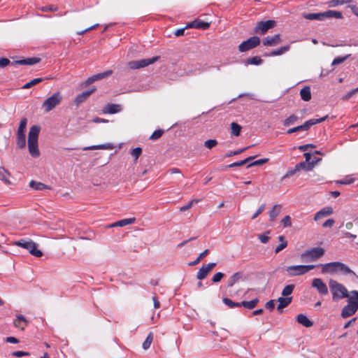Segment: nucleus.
Returning a JSON list of instances; mask_svg holds the SVG:
<instances>
[{
	"mask_svg": "<svg viewBox=\"0 0 358 358\" xmlns=\"http://www.w3.org/2000/svg\"><path fill=\"white\" fill-rule=\"evenodd\" d=\"M294 287L295 285L293 284L286 285L282 291V295L288 297L287 296L293 292Z\"/></svg>",
	"mask_w": 358,
	"mask_h": 358,
	"instance_id": "nucleus-48",
	"label": "nucleus"
},
{
	"mask_svg": "<svg viewBox=\"0 0 358 358\" xmlns=\"http://www.w3.org/2000/svg\"><path fill=\"white\" fill-rule=\"evenodd\" d=\"M9 176L10 173L3 167H0V180L3 181L6 184H10V182L8 180Z\"/></svg>",
	"mask_w": 358,
	"mask_h": 358,
	"instance_id": "nucleus-39",
	"label": "nucleus"
},
{
	"mask_svg": "<svg viewBox=\"0 0 358 358\" xmlns=\"http://www.w3.org/2000/svg\"><path fill=\"white\" fill-rule=\"evenodd\" d=\"M29 187H31L32 189L39 191L52 189L50 186H48L40 182H36L35 180H31V182H29Z\"/></svg>",
	"mask_w": 358,
	"mask_h": 358,
	"instance_id": "nucleus-31",
	"label": "nucleus"
},
{
	"mask_svg": "<svg viewBox=\"0 0 358 358\" xmlns=\"http://www.w3.org/2000/svg\"><path fill=\"white\" fill-rule=\"evenodd\" d=\"M199 201V199H193V200H192L191 201H189L187 205L182 206V207L180 208V210L181 212L186 211V210H187L190 209V208L192 207V206H193V204H194V203H198Z\"/></svg>",
	"mask_w": 358,
	"mask_h": 358,
	"instance_id": "nucleus-56",
	"label": "nucleus"
},
{
	"mask_svg": "<svg viewBox=\"0 0 358 358\" xmlns=\"http://www.w3.org/2000/svg\"><path fill=\"white\" fill-rule=\"evenodd\" d=\"M263 63V60L259 56H255L252 57H248L245 60V64H253V65H260Z\"/></svg>",
	"mask_w": 358,
	"mask_h": 358,
	"instance_id": "nucleus-38",
	"label": "nucleus"
},
{
	"mask_svg": "<svg viewBox=\"0 0 358 358\" xmlns=\"http://www.w3.org/2000/svg\"><path fill=\"white\" fill-rule=\"evenodd\" d=\"M298 119H299V117L296 115H291L289 117H288L285 120H283V125L285 127H289V126L294 124V123L296 121H297Z\"/></svg>",
	"mask_w": 358,
	"mask_h": 358,
	"instance_id": "nucleus-43",
	"label": "nucleus"
},
{
	"mask_svg": "<svg viewBox=\"0 0 358 358\" xmlns=\"http://www.w3.org/2000/svg\"><path fill=\"white\" fill-rule=\"evenodd\" d=\"M152 341L153 334L152 332H150L147 338H145V341L143 343V348L144 350H148L150 348Z\"/></svg>",
	"mask_w": 358,
	"mask_h": 358,
	"instance_id": "nucleus-49",
	"label": "nucleus"
},
{
	"mask_svg": "<svg viewBox=\"0 0 358 358\" xmlns=\"http://www.w3.org/2000/svg\"><path fill=\"white\" fill-rule=\"evenodd\" d=\"M163 134H164V130L157 129L152 134V135L150 137V139L152 140V141L157 140L159 138H161V136L163 135Z\"/></svg>",
	"mask_w": 358,
	"mask_h": 358,
	"instance_id": "nucleus-54",
	"label": "nucleus"
},
{
	"mask_svg": "<svg viewBox=\"0 0 358 358\" xmlns=\"http://www.w3.org/2000/svg\"><path fill=\"white\" fill-rule=\"evenodd\" d=\"M312 287L315 288L320 295L325 296L329 294L327 285L320 278H314L312 281Z\"/></svg>",
	"mask_w": 358,
	"mask_h": 358,
	"instance_id": "nucleus-12",
	"label": "nucleus"
},
{
	"mask_svg": "<svg viewBox=\"0 0 358 358\" xmlns=\"http://www.w3.org/2000/svg\"><path fill=\"white\" fill-rule=\"evenodd\" d=\"M357 92H358V87L352 90H351L350 92H348L346 94H345L343 97H342V100L343 101H347L348 100L351 96H352L354 94H355Z\"/></svg>",
	"mask_w": 358,
	"mask_h": 358,
	"instance_id": "nucleus-60",
	"label": "nucleus"
},
{
	"mask_svg": "<svg viewBox=\"0 0 358 358\" xmlns=\"http://www.w3.org/2000/svg\"><path fill=\"white\" fill-rule=\"evenodd\" d=\"M222 301L223 303L227 306H229L230 308L241 307L240 302H234L227 297L223 298Z\"/></svg>",
	"mask_w": 358,
	"mask_h": 358,
	"instance_id": "nucleus-45",
	"label": "nucleus"
},
{
	"mask_svg": "<svg viewBox=\"0 0 358 358\" xmlns=\"http://www.w3.org/2000/svg\"><path fill=\"white\" fill-rule=\"evenodd\" d=\"M326 17H334L336 19H343V13L340 11L328 10L324 12V19Z\"/></svg>",
	"mask_w": 358,
	"mask_h": 358,
	"instance_id": "nucleus-34",
	"label": "nucleus"
},
{
	"mask_svg": "<svg viewBox=\"0 0 358 358\" xmlns=\"http://www.w3.org/2000/svg\"><path fill=\"white\" fill-rule=\"evenodd\" d=\"M352 0H331L329 2L330 7H335L338 5H342L343 3L351 2Z\"/></svg>",
	"mask_w": 358,
	"mask_h": 358,
	"instance_id": "nucleus-53",
	"label": "nucleus"
},
{
	"mask_svg": "<svg viewBox=\"0 0 358 358\" xmlns=\"http://www.w3.org/2000/svg\"><path fill=\"white\" fill-rule=\"evenodd\" d=\"M317 267H321V272L323 274H336L337 273V267H336V262H332L327 264H319L317 265Z\"/></svg>",
	"mask_w": 358,
	"mask_h": 358,
	"instance_id": "nucleus-16",
	"label": "nucleus"
},
{
	"mask_svg": "<svg viewBox=\"0 0 358 358\" xmlns=\"http://www.w3.org/2000/svg\"><path fill=\"white\" fill-rule=\"evenodd\" d=\"M62 100V95L59 92H57L43 101L42 108L44 109L45 112H50L58 106L61 103Z\"/></svg>",
	"mask_w": 358,
	"mask_h": 358,
	"instance_id": "nucleus-7",
	"label": "nucleus"
},
{
	"mask_svg": "<svg viewBox=\"0 0 358 358\" xmlns=\"http://www.w3.org/2000/svg\"><path fill=\"white\" fill-rule=\"evenodd\" d=\"M217 145V141L215 139H209L204 142V146L208 149H212Z\"/></svg>",
	"mask_w": 358,
	"mask_h": 358,
	"instance_id": "nucleus-57",
	"label": "nucleus"
},
{
	"mask_svg": "<svg viewBox=\"0 0 358 358\" xmlns=\"http://www.w3.org/2000/svg\"><path fill=\"white\" fill-rule=\"evenodd\" d=\"M330 292L332 294V300L338 301L340 299L349 297V293L347 288L341 283L335 280H329Z\"/></svg>",
	"mask_w": 358,
	"mask_h": 358,
	"instance_id": "nucleus-3",
	"label": "nucleus"
},
{
	"mask_svg": "<svg viewBox=\"0 0 358 358\" xmlns=\"http://www.w3.org/2000/svg\"><path fill=\"white\" fill-rule=\"evenodd\" d=\"M350 55H347L343 57H337L333 60L331 65L332 66L338 65V64L344 62L347 59H348L350 57Z\"/></svg>",
	"mask_w": 358,
	"mask_h": 358,
	"instance_id": "nucleus-51",
	"label": "nucleus"
},
{
	"mask_svg": "<svg viewBox=\"0 0 358 358\" xmlns=\"http://www.w3.org/2000/svg\"><path fill=\"white\" fill-rule=\"evenodd\" d=\"M303 156L305 157V161L301 162L299 164H297L294 169L288 171L282 178V180L284 179L291 177L297 172H299L301 170H304L306 171H311L314 166L322 160V158L313 157V159L310 161L311 159V153L310 152H305L303 154Z\"/></svg>",
	"mask_w": 358,
	"mask_h": 358,
	"instance_id": "nucleus-1",
	"label": "nucleus"
},
{
	"mask_svg": "<svg viewBox=\"0 0 358 358\" xmlns=\"http://www.w3.org/2000/svg\"><path fill=\"white\" fill-rule=\"evenodd\" d=\"M281 42L280 34H276L273 36H267L262 41V43L265 46H275Z\"/></svg>",
	"mask_w": 358,
	"mask_h": 358,
	"instance_id": "nucleus-19",
	"label": "nucleus"
},
{
	"mask_svg": "<svg viewBox=\"0 0 358 358\" xmlns=\"http://www.w3.org/2000/svg\"><path fill=\"white\" fill-rule=\"evenodd\" d=\"M303 17L309 20H324V12L317 13H303Z\"/></svg>",
	"mask_w": 358,
	"mask_h": 358,
	"instance_id": "nucleus-28",
	"label": "nucleus"
},
{
	"mask_svg": "<svg viewBox=\"0 0 358 358\" xmlns=\"http://www.w3.org/2000/svg\"><path fill=\"white\" fill-rule=\"evenodd\" d=\"M259 300L258 298H255L251 301H242L240 302L241 307L243 306L245 308L252 310L255 308L258 304Z\"/></svg>",
	"mask_w": 358,
	"mask_h": 358,
	"instance_id": "nucleus-30",
	"label": "nucleus"
},
{
	"mask_svg": "<svg viewBox=\"0 0 358 358\" xmlns=\"http://www.w3.org/2000/svg\"><path fill=\"white\" fill-rule=\"evenodd\" d=\"M131 154L133 157H134L135 159L134 161L136 162L138 157L142 154V149L140 147L135 148L131 150Z\"/></svg>",
	"mask_w": 358,
	"mask_h": 358,
	"instance_id": "nucleus-55",
	"label": "nucleus"
},
{
	"mask_svg": "<svg viewBox=\"0 0 358 358\" xmlns=\"http://www.w3.org/2000/svg\"><path fill=\"white\" fill-rule=\"evenodd\" d=\"M15 245L27 250L34 257H41L43 256V252L37 249L38 245L31 240L20 239L16 241Z\"/></svg>",
	"mask_w": 358,
	"mask_h": 358,
	"instance_id": "nucleus-5",
	"label": "nucleus"
},
{
	"mask_svg": "<svg viewBox=\"0 0 358 358\" xmlns=\"http://www.w3.org/2000/svg\"><path fill=\"white\" fill-rule=\"evenodd\" d=\"M255 157H256V156L248 157L243 160H241L238 162H234L231 164H229V165L226 166V168H234V167H236V166H243V165L249 163L250 162L252 161Z\"/></svg>",
	"mask_w": 358,
	"mask_h": 358,
	"instance_id": "nucleus-33",
	"label": "nucleus"
},
{
	"mask_svg": "<svg viewBox=\"0 0 358 358\" xmlns=\"http://www.w3.org/2000/svg\"><path fill=\"white\" fill-rule=\"evenodd\" d=\"M115 146L112 143H105L96 145H92L89 147H86L83 148V150H113Z\"/></svg>",
	"mask_w": 358,
	"mask_h": 358,
	"instance_id": "nucleus-29",
	"label": "nucleus"
},
{
	"mask_svg": "<svg viewBox=\"0 0 358 358\" xmlns=\"http://www.w3.org/2000/svg\"><path fill=\"white\" fill-rule=\"evenodd\" d=\"M309 130L306 122H305L303 124L289 129L287 131V134H290L292 133L301 131H308Z\"/></svg>",
	"mask_w": 358,
	"mask_h": 358,
	"instance_id": "nucleus-37",
	"label": "nucleus"
},
{
	"mask_svg": "<svg viewBox=\"0 0 358 358\" xmlns=\"http://www.w3.org/2000/svg\"><path fill=\"white\" fill-rule=\"evenodd\" d=\"M358 310V308L356 307V305H349L347 304L345 306L341 311V316L343 318H347L348 317H350L353 315L357 310Z\"/></svg>",
	"mask_w": 358,
	"mask_h": 358,
	"instance_id": "nucleus-21",
	"label": "nucleus"
},
{
	"mask_svg": "<svg viewBox=\"0 0 358 358\" xmlns=\"http://www.w3.org/2000/svg\"><path fill=\"white\" fill-rule=\"evenodd\" d=\"M296 321L305 327H311L313 325V322L304 314H299L296 316Z\"/></svg>",
	"mask_w": 358,
	"mask_h": 358,
	"instance_id": "nucleus-24",
	"label": "nucleus"
},
{
	"mask_svg": "<svg viewBox=\"0 0 358 358\" xmlns=\"http://www.w3.org/2000/svg\"><path fill=\"white\" fill-rule=\"evenodd\" d=\"M278 240L281 242L275 249V252L277 254L282 251L287 246V241L285 240V237L283 235L278 236Z\"/></svg>",
	"mask_w": 358,
	"mask_h": 358,
	"instance_id": "nucleus-35",
	"label": "nucleus"
},
{
	"mask_svg": "<svg viewBox=\"0 0 358 358\" xmlns=\"http://www.w3.org/2000/svg\"><path fill=\"white\" fill-rule=\"evenodd\" d=\"M136 219L134 217L132 218H128V219H124L119 220L116 222V224L118 225V227H124L127 224H131L135 222Z\"/></svg>",
	"mask_w": 358,
	"mask_h": 358,
	"instance_id": "nucleus-50",
	"label": "nucleus"
},
{
	"mask_svg": "<svg viewBox=\"0 0 358 358\" xmlns=\"http://www.w3.org/2000/svg\"><path fill=\"white\" fill-rule=\"evenodd\" d=\"M252 146V145H250V146H248V147H245V148H241V149H239V150H237L235 151H231V152H228L227 154H226L225 157H232L234 155H239V154L245 152L246 150L251 148Z\"/></svg>",
	"mask_w": 358,
	"mask_h": 358,
	"instance_id": "nucleus-52",
	"label": "nucleus"
},
{
	"mask_svg": "<svg viewBox=\"0 0 358 358\" xmlns=\"http://www.w3.org/2000/svg\"><path fill=\"white\" fill-rule=\"evenodd\" d=\"M333 213V208L331 207H325L318 211L314 217V220L317 221L325 216L330 215Z\"/></svg>",
	"mask_w": 358,
	"mask_h": 358,
	"instance_id": "nucleus-23",
	"label": "nucleus"
},
{
	"mask_svg": "<svg viewBox=\"0 0 358 358\" xmlns=\"http://www.w3.org/2000/svg\"><path fill=\"white\" fill-rule=\"evenodd\" d=\"M209 27V22H203L199 19H196L186 25V27L195 28L201 30H206L208 29Z\"/></svg>",
	"mask_w": 358,
	"mask_h": 358,
	"instance_id": "nucleus-18",
	"label": "nucleus"
},
{
	"mask_svg": "<svg viewBox=\"0 0 358 358\" xmlns=\"http://www.w3.org/2000/svg\"><path fill=\"white\" fill-rule=\"evenodd\" d=\"M41 59L40 57H33L28 58H23L18 60H14L12 62H10L11 65H28L31 66L40 62Z\"/></svg>",
	"mask_w": 358,
	"mask_h": 358,
	"instance_id": "nucleus-17",
	"label": "nucleus"
},
{
	"mask_svg": "<svg viewBox=\"0 0 358 358\" xmlns=\"http://www.w3.org/2000/svg\"><path fill=\"white\" fill-rule=\"evenodd\" d=\"M261 43V40L259 37L257 36H253L247 40L243 41L238 45V50L241 52H245L250 50H252L256 47H257Z\"/></svg>",
	"mask_w": 358,
	"mask_h": 358,
	"instance_id": "nucleus-10",
	"label": "nucleus"
},
{
	"mask_svg": "<svg viewBox=\"0 0 358 358\" xmlns=\"http://www.w3.org/2000/svg\"><path fill=\"white\" fill-rule=\"evenodd\" d=\"M160 59L159 56L153 57L152 58L142 59L136 61H131L128 63V66L131 69H138L148 66L150 64L158 61Z\"/></svg>",
	"mask_w": 358,
	"mask_h": 358,
	"instance_id": "nucleus-11",
	"label": "nucleus"
},
{
	"mask_svg": "<svg viewBox=\"0 0 358 358\" xmlns=\"http://www.w3.org/2000/svg\"><path fill=\"white\" fill-rule=\"evenodd\" d=\"M19 322H23L24 326H27L28 324L27 319L22 315H17V318L13 322L14 326L15 327H20Z\"/></svg>",
	"mask_w": 358,
	"mask_h": 358,
	"instance_id": "nucleus-47",
	"label": "nucleus"
},
{
	"mask_svg": "<svg viewBox=\"0 0 358 358\" xmlns=\"http://www.w3.org/2000/svg\"><path fill=\"white\" fill-rule=\"evenodd\" d=\"M243 272L238 271L232 275L228 280L227 287H232L236 282L239 281L243 278Z\"/></svg>",
	"mask_w": 358,
	"mask_h": 358,
	"instance_id": "nucleus-27",
	"label": "nucleus"
},
{
	"mask_svg": "<svg viewBox=\"0 0 358 358\" xmlns=\"http://www.w3.org/2000/svg\"><path fill=\"white\" fill-rule=\"evenodd\" d=\"M276 25V22L273 20L257 22L252 30L255 34H265L268 30L273 28Z\"/></svg>",
	"mask_w": 358,
	"mask_h": 358,
	"instance_id": "nucleus-9",
	"label": "nucleus"
},
{
	"mask_svg": "<svg viewBox=\"0 0 358 358\" xmlns=\"http://www.w3.org/2000/svg\"><path fill=\"white\" fill-rule=\"evenodd\" d=\"M10 64V61L6 57L0 58V67L4 68Z\"/></svg>",
	"mask_w": 358,
	"mask_h": 358,
	"instance_id": "nucleus-63",
	"label": "nucleus"
},
{
	"mask_svg": "<svg viewBox=\"0 0 358 358\" xmlns=\"http://www.w3.org/2000/svg\"><path fill=\"white\" fill-rule=\"evenodd\" d=\"M43 80V78H34L31 80H30L29 82L27 83L26 84H24L23 86H22V89H29L31 88V87L40 83L41 82H42Z\"/></svg>",
	"mask_w": 358,
	"mask_h": 358,
	"instance_id": "nucleus-44",
	"label": "nucleus"
},
{
	"mask_svg": "<svg viewBox=\"0 0 358 358\" xmlns=\"http://www.w3.org/2000/svg\"><path fill=\"white\" fill-rule=\"evenodd\" d=\"M268 158H264V159H258V160H256V161H253V162H250L248 165H247V168H250L252 166H261L264 164H266L268 162Z\"/></svg>",
	"mask_w": 358,
	"mask_h": 358,
	"instance_id": "nucleus-46",
	"label": "nucleus"
},
{
	"mask_svg": "<svg viewBox=\"0 0 358 358\" xmlns=\"http://www.w3.org/2000/svg\"><path fill=\"white\" fill-rule=\"evenodd\" d=\"M282 209V206L275 204L273 206L272 209L269 211V220L274 221L275 218L280 215Z\"/></svg>",
	"mask_w": 358,
	"mask_h": 358,
	"instance_id": "nucleus-26",
	"label": "nucleus"
},
{
	"mask_svg": "<svg viewBox=\"0 0 358 358\" xmlns=\"http://www.w3.org/2000/svg\"><path fill=\"white\" fill-rule=\"evenodd\" d=\"M224 273H222V272H217V273H215L213 278H212V282L213 283H217L221 281V280L224 278Z\"/></svg>",
	"mask_w": 358,
	"mask_h": 358,
	"instance_id": "nucleus-59",
	"label": "nucleus"
},
{
	"mask_svg": "<svg viewBox=\"0 0 358 358\" xmlns=\"http://www.w3.org/2000/svg\"><path fill=\"white\" fill-rule=\"evenodd\" d=\"M317 266L313 264L289 266L286 268V271L291 276H296L303 275Z\"/></svg>",
	"mask_w": 358,
	"mask_h": 358,
	"instance_id": "nucleus-8",
	"label": "nucleus"
},
{
	"mask_svg": "<svg viewBox=\"0 0 358 358\" xmlns=\"http://www.w3.org/2000/svg\"><path fill=\"white\" fill-rule=\"evenodd\" d=\"M41 10L43 12H47V11H52V12H55V11H57L58 10V8L57 6H54L52 5H50V6H43L41 8Z\"/></svg>",
	"mask_w": 358,
	"mask_h": 358,
	"instance_id": "nucleus-61",
	"label": "nucleus"
},
{
	"mask_svg": "<svg viewBox=\"0 0 358 358\" xmlns=\"http://www.w3.org/2000/svg\"><path fill=\"white\" fill-rule=\"evenodd\" d=\"M231 134L235 136H238L241 134L242 127L236 122L231 124Z\"/></svg>",
	"mask_w": 358,
	"mask_h": 358,
	"instance_id": "nucleus-42",
	"label": "nucleus"
},
{
	"mask_svg": "<svg viewBox=\"0 0 358 358\" xmlns=\"http://www.w3.org/2000/svg\"><path fill=\"white\" fill-rule=\"evenodd\" d=\"M292 300V297H279L278 302L279 303L277 306L278 311L281 313L282 309L288 306Z\"/></svg>",
	"mask_w": 358,
	"mask_h": 358,
	"instance_id": "nucleus-22",
	"label": "nucleus"
},
{
	"mask_svg": "<svg viewBox=\"0 0 358 358\" xmlns=\"http://www.w3.org/2000/svg\"><path fill=\"white\" fill-rule=\"evenodd\" d=\"M337 273H341L343 275H350L354 277L356 280L358 279V275L346 264L344 263L336 262Z\"/></svg>",
	"mask_w": 358,
	"mask_h": 358,
	"instance_id": "nucleus-13",
	"label": "nucleus"
},
{
	"mask_svg": "<svg viewBox=\"0 0 358 358\" xmlns=\"http://www.w3.org/2000/svg\"><path fill=\"white\" fill-rule=\"evenodd\" d=\"M354 181H355L354 178H350V179H344V180H337L336 183L341 184V185H350V184L353 183Z\"/></svg>",
	"mask_w": 358,
	"mask_h": 358,
	"instance_id": "nucleus-64",
	"label": "nucleus"
},
{
	"mask_svg": "<svg viewBox=\"0 0 358 358\" xmlns=\"http://www.w3.org/2000/svg\"><path fill=\"white\" fill-rule=\"evenodd\" d=\"M40 131L39 125H33L28 134V150L30 155L34 158H37L41 155L38 144Z\"/></svg>",
	"mask_w": 358,
	"mask_h": 358,
	"instance_id": "nucleus-2",
	"label": "nucleus"
},
{
	"mask_svg": "<svg viewBox=\"0 0 358 358\" xmlns=\"http://www.w3.org/2000/svg\"><path fill=\"white\" fill-rule=\"evenodd\" d=\"M27 124V117H22L20 122V124L16 134V145L20 149L26 147V127Z\"/></svg>",
	"mask_w": 358,
	"mask_h": 358,
	"instance_id": "nucleus-6",
	"label": "nucleus"
},
{
	"mask_svg": "<svg viewBox=\"0 0 358 358\" xmlns=\"http://www.w3.org/2000/svg\"><path fill=\"white\" fill-rule=\"evenodd\" d=\"M352 294V296L348 298V304L349 305H356V307L358 308V291L353 290L350 292Z\"/></svg>",
	"mask_w": 358,
	"mask_h": 358,
	"instance_id": "nucleus-36",
	"label": "nucleus"
},
{
	"mask_svg": "<svg viewBox=\"0 0 358 358\" xmlns=\"http://www.w3.org/2000/svg\"><path fill=\"white\" fill-rule=\"evenodd\" d=\"M290 49L289 45H286L285 46H282L278 50H273L269 53H265L263 55V57H273L278 56L284 54L285 52L288 51Z\"/></svg>",
	"mask_w": 358,
	"mask_h": 358,
	"instance_id": "nucleus-25",
	"label": "nucleus"
},
{
	"mask_svg": "<svg viewBox=\"0 0 358 358\" xmlns=\"http://www.w3.org/2000/svg\"><path fill=\"white\" fill-rule=\"evenodd\" d=\"M300 96L301 99L305 101H308L311 99V91L309 86L303 87L300 91Z\"/></svg>",
	"mask_w": 358,
	"mask_h": 358,
	"instance_id": "nucleus-32",
	"label": "nucleus"
},
{
	"mask_svg": "<svg viewBox=\"0 0 358 358\" xmlns=\"http://www.w3.org/2000/svg\"><path fill=\"white\" fill-rule=\"evenodd\" d=\"M112 73H113V71L111 70H108L105 72L95 74L91 77L93 79V82H95L96 80H101V79H103L104 78L109 76L110 75L112 74Z\"/></svg>",
	"mask_w": 358,
	"mask_h": 358,
	"instance_id": "nucleus-40",
	"label": "nucleus"
},
{
	"mask_svg": "<svg viewBox=\"0 0 358 358\" xmlns=\"http://www.w3.org/2000/svg\"><path fill=\"white\" fill-rule=\"evenodd\" d=\"M216 263L215 262H211L206 265H203L199 270L196 278L199 280H202L205 279L208 273L212 271V269L215 267Z\"/></svg>",
	"mask_w": 358,
	"mask_h": 358,
	"instance_id": "nucleus-15",
	"label": "nucleus"
},
{
	"mask_svg": "<svg viewBox=\"0 0 358 358\" xmlns=\"http://www.w3.org/2000/svg\"><path fill=\"white\" fill-rule=\"evenodd\" d=\"M264 208H265V204H262L259 207V208L257 209L256 213L252 216V220H254L256 217H257L264 210Z\"/></svg>",
	"mask_w": 358,
	"mask_h": 358,
	"instance_id": "nucleus-62",
	"label": "nucleus"
},
{
	"mask_svg": "<svg viewBox=\"0 0 358 358\" xmlns=\"http://www.w3.org/2000/svg\"><path fill=\"white\" fill-rule=\"evenodd\" d=\"M96 90V88L93 86L90 90L83 92L78 94L74 99V104L78 106L82 103L85 102L88 97Z\"/></svg>",
	"mask_w": 358,
	"mask_h": 358,
	"instance_id": "nucleus-14",
	"label": "nucleus"
},
{
	"mask_svg": "<svg viewBox=\"0 0 358 358\" xmlns=\"http://www.w3.org/2000/svg\"><path fill=\"white\" fill-rule=\"evenodd\" d=\"M281 224L284 227H289L292 226L291 217L289 215H286L284 218L281 220Z\"/></svg>",
	"mask_w": 358,
	"mask_h": 358,
	"instance_id": "nucleus-58",
	"label": "nucleus"
},
{
	"mask_svg": "<svg viewBox=\"0 0 358 358\" xmlns=\"http://www.w3.org/2000/svg\"><path fill=\"white\" fill-rule=\"evenodd\" d=\"M325 250L322 248L315 247L304 251L301 255V259L304 262H312L318 260L324 255Z\"/></svg>",
	"mask_w": 358,
	"mask_h": 358,
	"instance_id": "nucleus-4",
	"label": "nucleus"
},
{
	"mask_svg": "<svg viewBox=\"0 0 358 358\" xmlns=\"http://www.w3.org/2000/svg\"><path fill=\"white\" fill-rule=\"evenodd\" d=\"M328 118V115L324 116L323 117L318 118V119H310L306 121L308 129L316 124L321 123L324 121H325Z\"/></svg>",
	"mask_w": 358,
	"mask_h": 358,
	"instance_id": "nucleus-41",
	"label": "nucleus"
},
{
	"mask_svg": "<svg viewBox=\"0 0 358 358\" xmlns=\"http://www.w3.org/2000/svg\"><path fill=\"white\" fill-rule=\"evenodd\" d=\"M122 110V106L120 104L108 103L102 109L103 113L115 114L120 113Z\"/></svg>",
	"mask_w": 358,
	"mask_h": 358,
	"instance_id": "nucleus-20",
	"label": "nucleus"
}]
</instances>
